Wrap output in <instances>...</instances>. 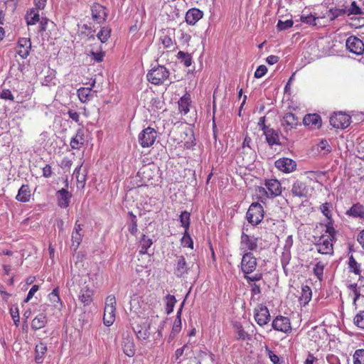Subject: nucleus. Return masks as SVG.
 Segmentation results:
<instances>
[{
  "label": "nucleus",
  "mask_w": 364,
  "mask_h": 364,
  "mask_svg": "<svg viewBox=\"0 0 364 364\" xmlns=\"http://www.w3.org/2000/svg\"><path fill=\"white\" fill-rule=\"evenodd\" d=\"M264 218V209L259 203H253L246 213V219L252 225H258Z\"/></svg>",
  "instance_id": "obj_1"
},
{
  "label": "nucleus",
  "mask_w": 364,
  "mask_h": 364,
  "mask_svg": "<svg viewBox=\"0 0 364 364\" xmlns=\"http://www.w3.org/2000/svg\"><path fill=\"white\" fill-rule=\"evenodd\" d=\"M169 76L168 70L162 65L152 68L147 73L148 80L154 85L162 84Z\"/></svg>",
  "instance_id": "obj_2"
},
{
  "label": "nucleus",
  "mask_w": 364,
  "mask_h": 364,
  "mask_svg": "<svg viewBox=\"0 0 364 364\" xmlns=\"http://www.w3.org/2000/svg\"><path fill=\"white\" fill-rule=\"evenodd\" d=\"M156 139V132L150 127L143 129L139 134L138 139L142 147H149L154 144Z\"/></svg>",
  "instance_id": "obj_3"
},
{
  "label": "nucleus",
  "mask_w": 364,
  "mask_h": 364,
  "mask_svg": "<svg viewBox=\"0 0 364 364\" xmlns=\"http://www.w3.org/2000/svg\"><path fill=\"white\" fill-rule=\"evenodd\" d=\"M331 125L336 129H344L350 124V117L342 112L335 113L330 117Z\"/></svg>",
  "instance_id": "obj_4"
},
{
  "label": "nucleus",
  "mask_w": 364,
  "mask_h": 364,
  "mask_svg": "<svg viewBox=\"0 0 364 364\" xmlns=\"http://www.w3.org/2000/svg\"><path fill=\"white\" fill-rule=\"evenodd\" d=\"M347 49L355 55H364V43L358 38L351 36L348 37L346 42Z\"/></svg>",
  "instance_id": "obj_5"
},
{
  "label": "nucleus",
  "mask_w": 364,
  "mask_h": 364,
  "mask_svg": "<svg viewBox=\"0 0 364 364\" xmlns=\"http://www.w3.org/2000/svg\"><path fill=\"white\" fill-rule=\"evenodd\" d=\"M257 267L256 258L251 252H246L243 255L241 262V269L245 274L253 272Z\"/></svg>",
  "instance_id": "obj_6"
},
{
  "label": "nucleus",
  "mask_w": 364,
  "mask_h": 364,
  "mask_svg": "<svg viewBox=\"0 0 364 364\" xmlns=\"http://www.w3.org/2000/svg\"><path fill=\"white\" fill-rule=\"evenodd\" d=\"M255 320L258 325L262 326L270 320V314L267 306L259 304L254 311Z\"/></svg>",
  "instance_id": "obj_7"
},
{
  "label": "nucleus",
  "mask_w": 364,
  "mask_h": 364,
  "mask_svg": "<svg viewBox=\"0 0 364 364\" xmlns=\"http://www.w3.org/2000/svg\"><path fill=\"white\" fill-rule=\"evenodd\" d=\"M91 13L92 19L97 23H102L105 22L108 16V11L107 8L97 3L92 6Z\"/></svg>",
  "instance_id": "obj_8"
},
{
  "label": "nucleus",
  "mask_w": 364,
  "mask_h": 364,
  "mask_svg": "<svg viewBox=\"0 0 364 364\" xmlns=\"http://www.w3.org/2000/svg\"><path fill=\"white\" fill-rule=\"evenodd\" d=\"M150 326L151 323L148 320L136 323V326L133 327V330L137 338L142 341L148 339L151 334Z\"/></svg>",
  "instance_id": "obj_9"
},
{
  "label": "nucleus",
  "mask_w": 364,
  "mask_h": 364,
  "mask_svg": "<svg viewBox=\"0 0 364 364\" xmlns=\"http://www.w3.org/2000/svg\"><path fill=\"white\" fill-rule=\"evenodd\" d=\"M299 124V119L296 115L291 112H287L284 114L282 120L281 125L283 127L284 132H288Z\"/></svg>",
  "instance_id": "obj_10"
},
{
  "label": "nucleus",
  "mask_w": 364,
  "mask_h": 364,
  "mask_svg": "<svg viewBox=\"0 0 364 364\" xmlns=\"http://www.w3.org/2000/svg\"><path fill=\"white\" fill-rule=\"evenodd\" d=\"M272 328L278 331L289 333L291 331L290 320L289 318L279 316L272 321Z\"/></svg>",
  "instance_id": "obj_11"
},
{
  "label": "nucleus",
  "mask_w": 364,
  "mask_h": 364,
  "mask_svg": "<svg viewBox=\"0 0 364 364\" xmlns=\"http://www.w3.org/2000/svg\"><path fill=\"white\" fill-rule=\"evenodd\" d=\"M31 42L29 38H20L18 41L16 52L23 59L26 58L30 53Z\"/></svg>",
  "instance_id": "obj_12"
},
{
  "label": "nucleus",
  "mask_w": 364,
  "mask_h": 364,
  "mask_svg": "<svg viewBox=\"0 0 364 364\" xmlns=\"http://www.w3.org/2000/svg\"><path fill=\"white\" fill-rule=\"evenodd\" d=\"M264 185L268 190L270 198H275L282 194V189L280 182L277 179L265 180Z\"/></svg>",
  "instance_id": "obj_13"
},
{
  "label": "nucleus",
  "mask_w": 364,
  "mask_h": 364,
  "mask_svg": "<svg viewBox=\"0 0 364 364\" xmlns=\"http://www.w3.org/2000/svg\"><path fill=\"white\" fill-rule=\"evenodd\" d=\"M275 166L284 173L292 172L296 166V162L289 158H282L275 161Z\"/></svg>",
  "instance_id": "obj_14"
},
{
  "label": "nucleus",
  "mask_w": 364,
  "mask_h": 364,
  "mask_svg": "<svg viewBox=\"0 0 364 364\" xmlns=\"http://www.w3.org/2000/svg\"><path fill=\"white\" fill-rule=\"evenodd\" d=\"M317 250L321 254H332L333 253V244L332 239L321 236L316 244Z\"/></svg>",
  "instance_id": "obj_15"
},
{
  "label": "nucleus",
  "mask_w": 364,
  "mask_h": 364,
  "mask_svg": "<svg viewBox=\"0 0 364 364\" xmlns=\"http://www.w3.org/2000/svg\"><path fill=\"white\" fill-rule=\"evenodd\" d=\"M95 80H92L90 87H80L77 90V93L81 102L85 103L91 100L95 97V91L92 88L95 87Z\"/></svg>",
  "instance_id": "obj_16"
},
{
  "label": "nucleus",
  "mask_w": 364,
  "mask_h": 364,
  "mask_svg": "<svg viewBox=\"0 0 364 364\" xmlns=\"http://www.w3.org/2000/svg\"><path fill=\"white\" fill-rule=\"evenodd\" d=\"M56 196L58 205L60 208H65L69 205L72 194L66 188L58 191Z\"/></svg>",
  "instance_id": "obj_17"
},
{
  "label": "nucleus",
  "mask_w": 364,
  "mask_h": 364,
  "mask_svg": "<svg viewBox=\"0 0 364 364\" xmlns=\"http://www.w3.org/2000/svg\"><path fill=\"white\" fill-rule=\"evenodd\" d=\"M241 245L250 251L255 250L257 248V238L242 232Z\"/></svg>",
  "instance_id": "obj_18"
},
{
  "label": "nucleus",
  "mask_w": 364,
  "mask_h": 364,
  "mask_svg": "<svg viewBox=\"0 0 364 364\" xmlns=\"http://www.w3.org/2000/svg\"><path fill=\"white\" fill-rule=\"evenodd\" d=\"M81 226L82 225L80 224H77V222H76L75 228L72 233L71 248H73L74 251L77 250V249L79 247V246L82 242V235L80 232L82 230Z\"/></svg>",
  "instance_id": "obj_19"
},
{
  "label": "nucleus",
  "mask_w": 364,
  "mask_h": 364,
  "mask_svg": "<svg viewBox=\"0 0 364 364\" xmlns=\"http://www.w3.org/2000/svg\"><path fill=\"white\" fill-rule=\"evenodd\" d=\"M73 175L76 178L77 188H83L87 179V170L82 169V164H80L74 171Z\"/></svg>",
  "instance_id": "obj_20"
},
{
  "label": "nucleus",
  "mask_w": 364,
  "mask_h": 364,
  "mask_svg": "<svg viewBox=\"0 0 364 364\" xmlns=\"http://www.w3.org/2000/svg\"><path fill=\"white\" fill-rule=\"evenodd\" d=\"M203 17V12L196 8L189 9L186 14V21L189 25H195Z\"/></svg>",
  "instance_id": "obj_21"
},
{
  "label": "nucleus",
  "mask_w": 364,
  "mask_h": 364,
  "mask_svg": "<svg viewBox=\"0 0 364 364\" xmlns=\"http://www.w3.org/2000/svg\"><path fill=\"white\" fill-rule=\"evenodd\" d=\"M174 274L177 277H183L186 274H188V267L183 256H180L178 257Z\"/></svg>",
  "instance_id": "obj_22"
},
{
  "label": "nucleus",
  "mask_w": 364,
  "mask_h": 364,
  "mask_svg": "<svg viewBox=\"0 0 364 364\" xmlns=\"http://www.w3.org/2000/svg\"><path fill=\"white\" fill-rule=\"evenodd\" d=\"M291 193L294 196L300 198L306 197L308 193V189L304 183L296 181L292 186Z\"/></svg>",
  "instance_id": "obj_23"
},
{
  "label": "nucleus",
  "mask_w": 364,
  "mask_h": 364,
  "mask_svg": "<svg viewBox=\"0 0 364 364\" xmlns=\"http://www.w3.org/2000/svg\"><path fill=\"white\" fill-rule=\"evenodd\" d=\"M303 123L306 126L318 128L321 125V118L317 114H309L304 117Z\"/></svg>",
  "instance_id": "obj_24"
},
{
  "label": "nucleus",
  "mask_w": 364,
  "mask_h": 364,
  "mask_svg": "<svg viewBox=\"0 0 364 364\" xmlns=\"http://www.w3.org/2000/svg\"><path fill=\"white\" fill-rule=\"evenodd\" d=\"M123 352L128 357H133L135 354V346L132 338H124L122 343Z\"/></svg>",
  "instance_id": "obj_25"
},
{
  "label": "nucleus",
  "mask_w": 364,
  "mask_h": 364,
  "mask_svg": "<svg viewBox=\"0 0 364 364\" xmlns=\"http://www.w3.org/2000/svg\"><path fill=\"white\" fill-rule=\"evenodd\" d=\"M92 289L88 288L87 286L82 288L79 295V299L85 305L87 306L92 301Z\"/></svg>",
  "instance_id": "obj_26"
},
{
  "label": "nucleus",
  "mask_w": 364,
  "mask_h": 364,
  "mask_svg": "<svg viewBox=\"0 0 364 364\" xmlns=\"http://www.w3.org/2000/svg\"><path fill=\"white\" fill-rule=\"evenodd\" d=\"M346 214L353 218H364V205L360 203L353 204L351 208L347 210Z\"/></svg>",
  "instance_id": "obj_27"
},
{
  "label": "nucleus",
  "mask_w": 364,
  "mask_h": 364,
  "mask_svg": "<svg viewBox=\"0 0 364 364\" xmlns=\"http://www.w3.org/2000/svg\"><path fill=\"white\" fill-rule=\"evenodd\" d=\"M264 134L265 135L267 142L269 146L280 144L278 132L274 129L270 128L267 129L265 131Z\"/></svg>",
  "instance_id": "obj_28"
},
{
  "label": "nucleus",
  "mask_w": 364,
  "mask_h": 364,
  "mask_svg": "<svg viewBox=\"0 0 364 364\" xmlns=\"http://www.w3.org/2000/svg\"><path fill=\"white\" fill-rule=\"evenodd\" d=\"M183 303L184 302L181 304V307L177 311L176 317L173 322L172 331L170 335L171 337H175L181 330V312L183 306Z\"/></svg>",
  "instance_id": "obj_29"
},
{
  "label": "nucleus",
  "mask_w": 364,
  "mask_h": 364,
  "mask_svg": "<svg viewBox=\"0 0 364 364\" xmlns=\"http://www.w3.org/2000/svg\"><path fill=\"white\" fill-rule=\"evenodd\" d=\"M31 190L28 185H22L18 190L16 199L20 202L26 203L30 200Z\"/></svg>",
  "instance_id": "obj_30"
},
{
  "label": "nucleus",
  "mask_w": 364,
  "mask_h": 364,
  "mask_svg": "<svg viewBox=\"0 0 364 364\" xmlns=\"http://www.w3.org/2000/svg\"><path fill=\"white\" fill-rule=\"evenodd\" d=\"M116 308L105 307L103 321L107 326H110L115 320Z\"/></svg>",
  "instance_id": "obj_31"
},
{
  "label": "nucleus",
  "mask_w": 364,
  "mask_h": 364,
  "mask_svg": "<svg viewBox=\"0 0 364 364\" xmlns=\"http://www.w3.org/2000/svg\"><path fill=\"white\" fill-rule=\"evenodd\" d=\"M47 323V316L44 314L37 315L31 322V328L33 330H38L43 328Z\"/></svg>",
  "instance_id": "obj_32"
},
{
  "label": "nucleus",
  "mask_w": 364,
  "mask_h": 364,
  "mask_svg": "<svg viewBox=\"0 0 364 364\" xmlns=\"http://www.w3.org/2000/svg\"><path fill=\"white\" fill-rule=\"evenodd\" d=\"M25 19L28 26L35 25L40 21L38 11L36 9H31L30 11H28Z\"/></svg>",
  "instance_id": "obj_33"
},
{
  "label": "nucleus",
  "mask_w": 364,
  "mask_h": 364,
  "mask_svg": "<svg viewBox=\"0 0 364 364\" xmlns=\"http://www.w3.org/2000/svg\"><path fill=\"white\" fill-rule=\"evenodd\" d=\"M312 291L311 288L308 285L302 286L301 294L299 296V301L301 304L304 306L309 304L311 299Z\"/></svg>",
  "instance_id": "obj_34"
},
{
  "label": "nucleus",
  "mask_w": 364,
  "mask_h": 364,
  "mask_svg": "<svg viewBox=\"0 0 364 364\" xmlns=\"http://www.w3.org/2000/svg\"><path fill=\"white\" fill-rule=\"evenodd\" d=\"M47 351V346L43 343H40L36 345L35 352V360L37 363H41L43 360L45 353Z\"/></svg>",
  "instance_id": "obj_35"
},
{
  "label": "nucleus",
  "mask_w": 364,
  "mask_h": 364,
  "mask_svg": "<svg viewBox=\"0 0 364 364\" xmlns=\"http://www.w3.org/2000/svg\"><path fill=\"white\" fill-rule=\"evenodd\" d=\"M346 14V9H337L333 8L328 10L325 15V17L328 18L330 21H333L336 18Z\"/></svg>",
  "instance_id": "obj_36"
},
{
  "label": "nucleus",
  "mask_w": 364,
  "mask_h": 364,
  "mask_svg": "<svg viewBox=\"0 0 364 364\" xmlns=\"http://www.w3.org/2000/svg\"><path fill=\"white\" fill-rule=\"evenodd\" d=\"M191 98L189 95H185L178 101V108L181 112L187 114L189 112Z\"/></svg>",
  "instance_id": "obj_37"
},
{
  "label": "nucleus",
  "mask_w": 364,
  "mask_h": 364,
  "mask_svg": "<svg viewBox=\"0 0 364 364\" xmlns=\"http://www.w3.org/2000/svg\"><path fill=\"white\" fill-rule=\"evenodd\" d=\"M152 240L150 238H148L145 235H143L139 240V253L141 255L147 253L148 249L152 245Z\"/></svg>",
  "instance_id": "obj_38"
},
{
  "label": "nucleus",
  "mask_w": 364,
  "mask_h": 364,
  "mask_svg": "<svg viewBox=\"0 0 364 364\" xmlns=\"http://www.w3.org/2000/svg\"><path fill=\"white\" fill-rule=\"evenodd\" d=\"M233 327L237 334V340H245L250 338V335L244 330L242 326L240 323H235Z\"/></svg>",
  "instance_id": "obj_39"
},
{
  "label": "nucleus",
  "mask_w": 364,
  "mask_h": 364,
  "mask_svg": "<svg viewBox=\"0 0 364 364\" xmlns=\"http://www.w3.org/2000/svg\"><path fill=\"white\" fill-rule=\"evenodd\" d=\"M84 144L83 134L78 131L75 136L72 138L70 141V146L72 149H78L80 145Z\"/></svg>",
  "instance_id": "obj_40"
},
{
  "label": "nucleus",
  "mask_w": 364,
  "mask_h": 364,
  "mask_svg": "<svg viewBox=\"0 0 364 364\" xmlns=\"http://www.w3.org/2000/svg\"><path fill=\"white\" fill-rule=\"evenodd\" d=\"M110 34L111 28L109 26H104L101 28L97 35V37L101 43H105L110 37Z\"/></svg>",
  "instance_id": "obj_41"
},
{
  "label": "nucleus",
  "mask_w": 364,
  "mask_h": 364,
  "mask_svg": "<svg viewBox=\"0 0 364 364\" xmlns=\"http://www.w3.org/2000/svg\"><path fill=\"white\" fill-rule=\"evenodd\" d=\"M190 217L191 215L188 211H183L180 216V223L181 226L185 228V230H188L190 226Z\"/></svg>",
  "instance_id": "obj_42"
},
{
  "label": "nucleus",
  "mask_w": 364,
  "mask_h": 364,
  "mask_svg": "<svg viewBox=\"0 0 364 364\" xmlns=\"http://www.w3.org/2000/svg\"><path fill=\"white\" fill-rule=\"evenodd\" d=\"M177 56H178V58L181 60V62L182 63H183V65L186 67L191 66V65L192 63V57L190 54L186 53L183 51H179L178 53Z\"/></svg>",
  "instance_id": "obj_43"
},
{
  "label": "nucleus",
  "mask_w": 364,
  "mask_h": 364,
  "mask_svg": "<svg viewBox=\"0 0 364 364\" xmlns=\"http://www.w3.org/2000/svg\"><path fill=\"white\" fill-rule=\"evenodd\" d=\"M346 14L350 16L351 14L358 15V14H364V11L363 9L359 7L355 1H352L349 8H346Z\"/></svg>",
  "instance_id": "obj_44"
},
{
  "label": "nucleus",
  "mask_w": 364,
  "mask_h": 364,
  "mask_svg": "<svg viewBox=\"0 0 364 364\" xmlns=\"http://www.w3.org/2000/svg\"><path fill=\"white\" fill-rule=\"evenodd\" d=\"M166 311L167 314H170L173 311V307L176 302V297L173 295L168 294L166 296Z\"/></svg>",
  "instance_id": "obj_45"
},
{
  "label": "nucleus",
  "mask_w": 364,
  "mask_h": 364,
  "mask_svg": "<svg viewBox=\"0 0 364 364\" xmlns=\"http://www.w3.org/2000/svg\"><path fill=\"white\" fill-rule=\"evenodd\" d=\"M348 264H349V268L354 274H355L357 275L360 274V272H361L360 264L357 262V261L355 259V258L352 255L349 257Z\"/></svg>",
  "instance_id": "obj_46"
},
{
  "label": "nucleus",
  "mask_w": 364,
  "mask_h": 364,
  "mask_svg": "<svg viewBox=\"0 0 364 364\" xmlns=\"http://www.w3.org/2000/svg\"><path fill=\"white\" fill-rule=\"evenodd\" d=\"M293 25L294 21L291 19H288L286 21L279 20L277 24V28L279 31H284L291 28Z\"/></svg>",
  "instance_id": "obj_47"
},
{
  "label": "nucleus",
  "mask_w": 364,
  "mask_h": 364,
  "mask_svg": "<svg viewBox=\"0 0 364 364\" xmlns=\"http://www.w3.org/2000/svg\"><path fill=\"white\" fill-rule=\"evenodd\" d=\"M181 245L183 247L193 248V242L191 237L188 230H185L183 237L181 238Z\"/></svg>",
  "instance_id": "obj_48"
},
{
  "label": "nucleus",
  "mask_w": 364,
  "mask_h": 364,
  "mask_svg": "<svg viewBox=\"0 0 364 364\" xmlns=\"http://www.w3.org/2000/svg\"><path fill=\"white\" fill-rule=\"evenodd\" d=\"M354 364H364V349L356 350L353 355Z\"/></svg>",
  "instance_id": "obj_49"
},
{
  "label": "nucleus",
  "mask_w": 364,
  "mask_h": 364,
  "mask_svg": "<svg viewBox=\"0 0 364 364\" xmlns=\"http://www.w3.org/2000/svg\"><path fill=\"white\" fill-rule=\"evenodd\" d=\"M152 169L151 166H144L139 171L138 174L141 175L142 178H144V180L149 181L151 178H152V176L150 173Z\"/></svg>",
  "instance_id": "obj_50"
},
{
  "label": "nucleus",
  "mask_w": 364,
  "mask_h": 364,
  "mask_svg": "<svg viewBox=\"0 0 364 364\" xmlns=\"http://www.w3.org/2000/svg\"><path fill=\"white\" fill-rule=\"evenodd\" d=\"M130 215L132 216V219H131L130 223L128 225V230L132 235H135L138 230L136 219V216L134 215L132 213H130Z\"/></svg>",
  "instance_id": "obj_51"
},
{
  "label": "nucleus",
  "mask_w": 364,
  "mask_h": 364,
  "mask_svg": "<svg viewBox=\"0 0 364 364\" xmlns=\"http://www.w3.org/2000/svg\"><path fill=\"white\" fill-rule=\"evenodd\" d=\"M159 41L164 48H171L173 46V41L171 38L167 35H163L160 37Z\"/></svg>",
  "instance_id": "obj_52"
},
{
  "label": "nucleus",
  "mask_w": 364,
  "mask_h": 364,
  "mask_svg": "<svg viewBox=\"0 0 364 364\" xmlns=\"http://www.w3.org/2000/svg\"><path fill=\"white\" fill-rule=\"evenodd\" d=\"M323 264L318 262L315 264V267H314V274L316 276V277L319 279H322L323 274Z\"/></svg>",
  "instance_id": "obj_53"
},
{
  "label": "nucleus",
  "mask_w": 364,
  "mask_h": 364,
  "mask_svg": "<svg viewBox=\"0 0 364 364\" xmlns=\"http://www.w3.org/2000/svg\"><path fill=\"white\" fill-rule=\"evenodd\" d=\"M354 323L359 328H364V311H361L354 318Z\"/></svg>",
  "instance_id": "obj_54"
},
{
  "label": "nucleus",
  "mask_w": 364,
  "mask_h": 364,
  "mask_svg": "<svg viewBox=\"0 0 364 364\" xmlns=\"http://www.w3.org/2000/svg\"><path fill=\"white\" fill-rule=\"evenodd\" d=\"M318 150L319 151H324V154L331 151V147L326 140H321L318 144Z\"/></svg>",
  "instance_id": "obj_55"
},
{
  "label": "nucleus",
  "mask_w": 364,
  "mask_h": 364,
  "mask_svg": "<svg viewBox=\"0 0 364 364\" xmlns=\"http://www.w3.org/2000/svg\"><path fill=\"white\" fill-rule=\"evenodd\" d=\"M331 205L328 203H325L320 206V210L322 213L327 218L328 220L331 219V212L330 208Z\"/></svg>",
  "instance_id": "obj_56"
},
{
  "label": "nucleus",
  "mask_w": 364,
  "mask_h": 364,
  "mask_svg": "<svg viewBox=\"0 0 364 364\" xmlns=\"http://www.w3.org/2000/svg\"><path fill=\"white\" fill-rule=\"evenodd\" d=\"M48 298L49 300L54 304L55 303H59L60 301V299L59 296L58 289H54L53 291L48 294Z\"/></svg>",
  "instance_id": "obj_57"
},
{
  "label": "nucleus",
  "mask_w": 364,
  "mask_h": 364,
  "mask_svg": "<svg viewBox=\"0 0 364 364\" xmlns=\"http://www.w3.org/2000/svg\"><path fill=\"white\" fill-rule=\"evenodd\" d=\"M316 17H315L312 14H309L307 16L302 15L301 16V21L303 23H307L309 25H316Z\"/></svg>",
  "instance_id": "obj_58"
},
{
  "label": "nucleus",
  "mask_w": 364,
  "mask_h": 364,
  "mask_svg": "<svg viewBox=\"0 0 364 364\" xmlns=\"http://www.w3.org/2000/svg\"><path fill=\"white\" fill-rule=\"evenodd\" d=\"M187 349H188V345H184L183 347L178 348L175 351L174 357L176 360H178V363L180 364L181 363V360L180 359V358L183 355L185 350H186Z\"/></svg>",
  "instance_id": "obj_59"
},
{
  "label": "nucleus",
  "mask_w": 364,
  "mask_h": 364,
  "mask_svg": "<svg viewBox=\"0 0 364 364\" xmlns=\"http://www.w3.org/2000/svg\"><path fill=\"white\" fill-rule=\"evenodd\" d=\"M291 259V252L287 250H284L282 257H281V262L283 266H286L289 263Z\"/></svg>",
  "instance_id": "obj_60"
},
{
  "label": "nucleus",
  "mask_w": 364,
  "mask_h": 364,
  "mask_svg": "<svg viewBox=\"0 0 364 364\" xmlns=\"http://www.w3.org/2000/svg\"><path fill=\"white\" fill-rule=\"evenodd\" d=\"M267 72V68L265 65H259L256 71L255 72V77L256 78H260L263 77Z\"/></svg>",
  "instance_id": "obj_61"
},
{
  "label": "nucleus",
  "mask_w": 364,
  "mask_h": 364,
  "mask_svg": "<svg viewBox=\"0 0 364 364\" xmlns=\"http://www.w3.org/2000/svg\"><path fill=\"white\" fill-rule=\"evenodd\" d=\"M0 97L6 100H11L12 102L14 100V97L12 95L11 92L7 89H4L2 90V92L0 94Z\"/></svg>",
  "instance_id": "obj_62"
},
{
  "label": "nucleus",
  "mask_w": 364,
  "mask_h": 364,
  "mask_svg": "<svg viewBox=\"0 0 364 364\" xmlns=\"http://www.w3.org/2000/svg\"><path fill=\"white\" fill-rule=\"evenodd\" d=\"M105 307L116 308V299L114 295H109L106 298Z\"/></svg>",
  "instance_id": "obj_63"
},
{
  "label": "nucleus",
  "mask_w": 364,
  "mask_h": 364,
  "mask_svg": "<svg viewBox=\"0 0 364 364\" xmlns=\"http://www.w3.org/2000/svg\"><path fill=\"white\" fill-rule=\"evenodd\" d=\"M73 164V161L67 157L63 159L60 162V166L64 170H68Z\"/></svg>",
  "instance_id": "obj_64"
}]
</instances>
